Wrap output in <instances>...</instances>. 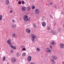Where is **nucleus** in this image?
<instances>
[{
  "instance_id": "1",
  "label": "nucleus",
  "mask_w": 64,
  "mask_h": 64,
  "mask_svg": "<svg viewBox=\"0 0 64 64\" xmlns=\"http://www.w3.org/2000/svg\"><path fill=\"white\" fill-rule=\"evenodd\" d=\"M31 36L32 37V42L34 43L35 42V40L37 38L35 34H31Z\"/></svg>"
},
{
  "instance_id": "2",
  "label": "nucleus",
  "mask_w": 64,
  "mask_h": 64,
  "mask_svg": "<svg viewBox=\"0 0 64 64\" xmlns=\"http://www.w3.org/2000/svg\"><path fill=\"white\" fill-rule=\"evenodd\" d=\"M6 42L8 44H9L10 46H11L13 44V43L11 42V40L10 39L6 41Z\"/></svg>"
},
{
  "instance_id": "3",
  "label": "nucleus",
  "mask_w": 64,
  "mask_h": 64,
  "mask_svg": "<svg viewBox=\"0 0 64 64\" xmlns=\"http://www.w3.org/2000/svg\"><path fill=\"white\" fill-rule=\"evenodd\" d=\"M24 19L25 21H29L30 20L29 19H28V17L27 16V15H25L24 16Z\"/></svg>"
},
{
  "instance_id": "4",
  "label": "nucleus",
  "mask_w": 64,
  "mask_h": 64,
  "mask_svg": "<svg viewBox=\"0 0 64 64\" xmlns=\"http://www.w3.org/2000/svg\"><path fill=\"white\" fill-rule=\"evenodd\" d=\"M60 46L61 49H64V44L63 43H61L60 44Z\"/></svg>"
},
{
  "instance_id": "5",
  "label": "nucleus",
  "mask_w": 64,
  "mask_h": 64,
  "mask_svg": "<svg viewBox=\"0 0 64 64\" xmlns=\"http://www.w3.org/2000/svg\"><path fill=\"white\" fill-rule=\"evenodd\" d=\"M46 51L47 53H51V50L49 48H47L46 49Z\"/></svg>"
},
{
  "instance_id": "6",
  "label": "nucleus",
  "mask_w": 64,
  "mask_h": 64,
  "mask_svg": "<svg viewBox=\"0 0 64 64\" xmlns=\"http://www.w3.org/2000/svg\"><path fill=\"white\" fill-rule=\"evenodd\" d=\"M11 60L12 63H15L16 62V58H12Z\"/></svg>"
},
{
  "instance_id": "7",
  "label": "nucleus",
  "mask_w": 64,
  "mask_h": 64,
  "mask_svg": "<svg viewBox=\"0 0 64 64\" xmlns=\"http://www.w3.org/2000/svg\"><path fill=\"white\" fill-rule=\"evenodd\" d=\"M40 12L39 10L38 9H36L35 10V12L36 14H38Z\"/></svg>"
},
{
  "instance_id": "8",
  "label": "nucleus",
  "mask_w": 64,
  "mask_h": 64,
  "mask_svg": "<svg viewBox=\"0 0 64 64\" xmlns=\"http://www.w3.org/2000/svg\"><path fill=\"white\" fill-rule=\"evenodd\" d=\"M32 59L31 56H28L27 59L28 61H30Z\"/></svg>"
},
{
  "instance_id": "9",
  "label": "nucleus",
  "mask_w": 64,
  "mask_h": 64,
  "mask_svg": "<svg viewBox=\"0 0 64 64\" xmlns=\"http://www.w3.org/2000/svg\"><path fill=\"white\" fill-rule=\"evenodd\" d=\"M51 33L54 35H56V34H57V33L55 31H51Z\"/></svg>"
},
{
  "instance_id": "10",
  "label": "nucleus",
  "mask_w": 64,
  "mask_h": 64,
  "mask_svg": "<svg viewBox=\"0 0 64 64\" xmlns=\"http://www.w3.org/2000/svg\"><path fill=\"white\" fill-rule=\"evenodd\" d=\"M26 32L28 33H30V32H31V30H30V29L29 28H26Z\"/></svg>"
},
{
  "instance_id": "11",
  "label": "nucleus",
  "mask_w": 64,
  "mask_h": 64,
  "mask_svg": "<svg viewBox=\"0 0 64 64\" xmlns=\"http://www.w3.org/2000/svg\"><path fill=\"white\" fill-rule=\"evenodd\" d=\"M12 36L14 38H17V34L15 33H14L12 34Z\"/></svg>"
},
{
  "instance_id": "12",
  "label": "nucleus",
  "mask_w": 64,
  "mask_h": 64,
  "mask_svg": "<svg viewBox=\"0 0 64 64\" xmlns=\"http://www.w3.org/2000/svg\"><path fill=\"white\" fill-rule=\"evenodd\" d=\"M26 9V8L25 7L23 6L22 8V10L24 12L25 11Z\"/></svg>"
},
{
  "instance_id": "13",
  "label": "nucleus",
  "mask_w": 64,
  "mask_h": 64,
  "mask_svg": "<svg viewBox=\"0 0 64 64\" xmlns=\"http://www.w3.org/2000/svg\"><path fill=\"white\" fill-rule=\"evenodd\" d=\"M51 60L52 62V64H55L56 63V62L52 58H51Z\"/></svg>"
},
{
  "instance_id": "14",
  "label": "nucleus",
  "mask_w": 64,
  "mask_h": 64,
  "mask_svg": "<svg viewBox=\"0 0 64 64\" xmlns=\"http://www.w3.org/2000/svg\"><path fill=\"white\" fill-rule=\"evenodd\" d=\"M52 58H53V59H57V56H54V55H52Z\"/></svg>"
},
{
  "instance_id": "15",
  "label": "nucleus",
  "mask_w": 64,
  "mask_h": 64,
  "mask_svg": "<svg viewBox=\"0 0 64 64\" xmlns=\"http://www.w3.org/2000/svg\"><path fill=\"white\" fill-rule=\"evenodd\" d=\"M9 4V0H6V5H8Z\"/></svg>"
},
{
  "instance_id": "16",
  "label": "nucleus",
  "mask_w": 64,
  "mask_h": 64,
  "mask_svg": "<svg viewBox=\"0 0 64 64\" xmlns=\"http://www.w3.org/2000/svg\"><path fill=\"white\" fill-rule=\"evenodd\" d=\"M12 27L13 28H15L16 27V25L15 24H12Z\"/></svg>"
},
{
  "instance_id": "17",
  "label": "nucleus",
  "mask_w": 64,
  "mask_h": 64,
  "mask_svg": "<svg viewBox=\"0 0 64 64\" xmlns=\"http://www.w3.org/2000/svg\"><path fill=\"white\" fill-rule=\"evenodd\" d=\"M27 10L28 11H30V10H31V7L29 6H28L27 7Z\"/></svg>"
},
{
  "instance_id": "18",
  "label": "nucleus",
  "mask_w": 64,
  "mask_h": 64,
  "mask_svg": "<svg viewBox=\"0 0 64 64\" xmlns=\"http://www.w3.org/2000/svg\"><path fill=\"white\" fill-rule=\"evenodd\" d=\"M51 44L52 45H55V42L52 41L51 42Z\"/></svg>"
},
{
  "instance_id": "19",
  "label": "nucleus",
  "mask_w": 64,
  "mask_h": 64,
  "mask_svg": "<svg viewBox=\"0 0 64 64\" xmlns=\"http://www.w3.org/2000/svg\"><path fill=\"white\" fill-rule=\"evenodd\" d=\"M2 18H3V16H2V15H0V21L2 20Z\"/></svg>"
},
{
  "instance_id": "20",
  "label": "nucleus",
  "mask_w": 64,
  "mask_h": 64,
  "mask_svg": "<svg viewBox=\"0 0 64 64\" xmlns=\"http://www.w3.org/2000/svg\"><path fill=\"white\" fill-rule=\"evenodd\" d=\"M42 25L43 26H45L46 25V24L45 22H43L42 23Z\"/></svg>"
},
{
  "instance_id": "21",
  "label": "nucleus",
  "mask_w": 64,
  "mask_h": 64,
  "mask_svg": "<svg viewBox=\"0 0 64 64\" xmlns=\"http://www.w3.org/2000/svg\"><path fill=\"white\" fill-rule=\"evenodd\" d=\"M36 51H37V52H39L40 51V48H37L36 49Z\"/></svg>"
},
{
  "instance_id": "22",
  "label": "nucleus",
  "mask_w": 64,
  "mask_h": 64,
  "mask_svg": "<svg viewBox=\"0 0 64 64\" xmlns=\"http://www.w3.org/2000/svg\"><path fill=\"white\" fill-rule=\"evenodd\" d=\"M20 47L22 49H23L24 48H25V46H24L22 45Z\"/></svg>"
},
{
  "instance_id": "23",
  "label": "nucleus",
  "mask_w": 64,
  "mask_h": 64,
  "mask_svg": "<svg viewBox=\"0 0 64 64\" xmlns=\"http://www.w3.org/2000/svg\"><path fill=\"white\" fill-rule=\"evenodd\" d=\"M22 55L23 56H26V53L24 52L22 54Z\"/></svg>"
},
{
  "instance_id": "24",
  "label": "nucleus",
  "mask_w": 64,
  "mask_h": 64,
  "mask_svg": "<svg viewBox=\"0 0 64 64\" xmlns=\"http://www.w3.org/2000/svg\"><path fill=\"white\" fill-rule=\"evenodd\" d=\"M47 29L48 30V31H49V30H50V27H49V26L47 27Z\"/></svg>"
},
{
  "instance_id": "25",
  "label": "nucleus",
  "mask_w": 64,
  "mask_h": 64,
  "mask_svg": "<svg viewBox=\"0 0 64 64\" xmlns=\"http://www.w3.org/2000/svg\"><path fill=\"white\" fill-rule=\"evenodd\" d=\"M5 58H6V57H4L2 58L3 61H5Z\"/></svg>"
},
{
  "instance_id": "26",
  "label": "nucleus",
  "mask_w": 64,
  "mask_h": 64,
  "mask_svg": "<svg viewBox=\"0 0 64 64\" xmlns=\"http://www.w3.org/2000/svg\"><path fill=\"white\" fill-rule=\"evenodd\" d=\"M53 2H51L50 3V5H53Z\"/></svg>"
},
{
  "instance_id": "27",
  "label": "nucleus",
  "mask_w": 64,
  "mask_h": 64,
  "mask_svg": "<svg viewBox=\"0 0 64 64\" xmlns=\"http://www.w3.org/2000/svg\"><path fill=\"white\" fill-rule=\"evenodd\" d=\"M33 26L35 28V27H36V24H33Z\"/></svg>"
},
{
  "instance_id": "28",
  "label": "nucleus",
  "mask_w": 64,
  "mask_h": 64,
  "mask_svg": "<svg viewBox=\"0 0 64 64\" xmlns=\"http://www.w3.org/2000/svg\"><path fill=\"white\" fill-rule=\"evenodd\" d=\"M44 19H45V18L42 17V21H44Z\"/></svg>"
},
{
  "instance_id": "29",
  "label": "nucleus",
  "mask_w": 64,
  "mask_h": 64,
  "mask_svg": "<svg viewBox=\"0 0 64 64\" xmlns=\"http://www.w3.org/2000/svg\"><path fill=\"white\" fill-rule=\"evenodd\" d=\"M16 55L18 57V56H19V53H17L16 54Z\"/></svg>"
},
{
  "instance_id": "30",
  "label": "nucleus",
  "mask_w": 64,
  "mask_h": 64,
  "mask_svg": "<svg viewBox=\"0 0 64 64\" xmlns=\"http://www.w3.org/2000/svg\"><path fill=\"white\" fill-rule=\"evenodd\" d=\"M13 52H14V51L13 50H11L10 53H13Z\"/></svg>"
},
{
  "instance_id": "31",
  "label": "nucleus",
  "mask_w": 64,
  "mask_h": 64,
  "mask_svg": "<svg viewBox=\"0 0 64 64\" xmlns=\"http://www.w3.org/2000/svg\"><path fill=\"white\" fill-rule=\"evenodd\" d=\"M32 9H35V6H33L32 7Z\"/></svg>"
},
{
  "instance_id": "32",
  "label": "nucleus",
  "mask_w": 64,
  "mask_h": 64,
  "mask_svg": "<svg viewBox=\"0 0 64 64\" xmlns=\"http://www.w3.org/2000/svg\"><path fill=\"white\" fill-rule=\"evenodd\" d=\"M22 4H25V2H24V1H23L22 2Z\"/></svg>"
},
{
  "instance_id": "33",
  "label": "nucleus",
  "mask_w": 64,
  "mask_h": 64,
  "mask_svg": "<svg viewBox=\"0 0 64 64\" xmlns=\"http://www.w3.org/2000/svg\"><path fill=\"white\" fill-rule=\"evenodd\" d=\"M13 49L14 50H16V47L15 46H14Z\"/></svg>"
},
{
  "instance_id": "34",
  "label": "nucleus",
  "mask_w": 64,
  "mask_h": 64,
  "mask_svg": "<svg viewBox=\"0 0 64 64\" xmlns=\"http://www.w3.org/2000/svg\"><path fill=\"white\" fill-rule=\"evenodd\" d=\"M22 50H23V51H25V50H26V48H23Z\"/></svg>"
},
{
  "instance_id": "35",
  "label": "nucleus",
  "mask_w": 64,
  "mask_h": 64,
  "mask_svg": "<svg viewBox=\"0 0 64 64\" xmlns=\"http://www.w3.org/2000/svg\"><path fill=\"white\" fill-rule=\"evenodd\" d=\"M10 46V47L11 48H12V49H13V48H14V46Z\"/></svg>"
},
{
  "instance_id": "36",
  "label": "nucleus",
  "mask_w": 64,
  "mask_h": 64,
  "mask_svg": "<svg viewBox=\"0 0 64 64\" xmlns=\"http://www.w3.org/2000/svg\"><path fill=\"white\" fill-rule=\"evenodd\" d=\"M61 29L60 28L58 29V31H59V32H60L61 31Z\"/></svg>"
},
{
  "instance_id": "37",
  "label": "nucleus",
  "mask_w": 64,
  "mask_h": 64,
  "mask_svg": "<svg viewBox=\"0 0 64 64\" xmlns=\"http://www.w3.org/2000/svg\"><path fill=\"white\" fill-rule=\"evenodd\" d=\"M18 4H21V2H18Z\"/></svg>"
},
{
  "instance_id": "38",
  "label": "nucleus",
  "mask_w": 64,
  "mask_h": 64,
  "mask_svg": "<svg viewBox=\"0 0 64 64\" xmlns=\"http://www.w3.org/2000/svg\"><path fill=\"white\" fill-rule=\"evenodd\" d=\"M56 22H55L54 23V24H53V25L54 26H55V25H56Z\"/></svg>"
},
{
  "instance_id": "39",
  "label": "nucleus",
  "mask_w": 64,
  "mask_h": 64,
  "mask_svg": "<svg viewBox=\"0 0 64 64\" xmlns=\"http://www.w3.org/2000/svg\"><path fill=\"white\" fill-rule=\"evenodd\" d=\"M13 12V10H10V13H12V12Z\"/></svg>"
},
{
  "instance_id": "40",
  "label": "nucleus",
  "mask_w": 64,
  "mask_h": 64,
  "mask_svg": "<svg viewBox=\"0 0 64 64\" xmlns=\"http://www.w3.org/2000/svg\"><path fill=\"white\" fill-rule=\"evenodd\" d=\"M12 22H13V23H15V20H12Z\"/></svg>"
},
{
  "instance_id": "41",
  "label": "nucleus",
  "mask_w": 64,
  "mask_h": 64,
  "mask_svg": "<svg viewBox=\"0 0 64 64\" xmlns=\"http://www.w3.org/2000/svg\"><path fill=\"white\" fill-rule=\"evenodd\" d=\"M50 49H52V46H50Z\"/></svg>"
},
{
  "instance_id": "42",
  "label": "nucleus",
  "mask_w": 64,
  "mask_h": 64,
  "mask_svg": "<svg viewBox=\"0 0 64 64\" xmlns=\"http://www.w3.org/2000/svg\"><path fill=\"white\" fill-rule=\"evenodd\" d=\"M20 21H21V20H22V18H20Z\"/></svg>"
},
{
  "instance_id": "43",
  "label": "nucleus",
  "mask_w": 64,
  "mask_h": 64,
  "mask_svg": "<svg viewBox=\"0 0 64 64\" xmlns=\"http://www.w3.org/2000/svg\"><path fill=\"white\" fill-rule=\"evenodd\" d=\"M50 17L51 18H52V19L53 18V16H50Z\"/></svg>"
},
{
  "instance_id": "44",
  "label": "nucleus",
  "mask_w": 64,
  "mask_h": 64,
  "mask_svg": "<svg viewBox=\"0 0 64 64\" xmlns=\"http://www.w3.org/2000/svg\"><path fill=\"white\" fill-rule=\"evenodd\" d=\"M62 64H64V62H62Z\"/></svg>"
},
{
  "instance_id": "45",
  "label": "nucleus",
  "mask_w": 64,
  "mask_h": 64,
  "mask_svg": "<svg viewBox=\"0 0 64 64\" xmlns=\"http://www.w3.org/2000/svg\"><path fill=\"white\" fill-rule=\"evenodd\" d=\"M8 9H9V7H8Z\"/></svg>"
},
{
  "instance_id": "46",
  "label": "nucleus",
  "mask_w": 64,
  "mask_h": 64,
  "mask_svg": "<svg viewBox=\"0 0 64 64\" xmlns=\"http://www.w3.org/2000/svg\"><path fill=\"white\" fill-rule=\"evenodd\" d=\"M31 64H33V62L31 63Z\"/></svg>"
},
{
  "instance_id": "47",
  "label": "nucleus",
  "mask_w": 64,
  "mask_h": 64,
  "mask_svg": "<svg viewBox=\"0 0 64 64\" xmlns=\"http://www.w3.org/2000/svg\"><path fill=\"white\" fill-rule=\"evenodd\" d=\"M55 7H56V6H55Z\"/></svg>"
},
{
  "instance_id": "48",
  "label": "nucleus",
  "mask_w": 64,
  "mask_h": 64,
  "mask_svg": "<svg viewBox=\"0 0 64 64\" xmlns=\"http://www.w3.org/2000/svg\"><path fill=\"white\" fill-rule=\"evenodd\" d=\"M19 0H16V1H18Z\"/></svg>"
},
{
  "instance_id": "49",
  "label": "nucleus",
  "mask_w": 64,
  "mask_h": 64,
  "mask_svg": "<svg viewBox=\"0 0 64 64\" xmlns=\"http://www.w3.org/2000/svg\"><path fill=\"white\" fill-rule=\"evenodd\" d=\"M13 16L12 15V16Z\"/></svg>"
},
{
  "instance_id": "50",
  "label": "nucleus",
  "mask_w": 64,
  "mask_h": 64,
  "mask_svg": "<svg viewBox=\"0 0 64 64\" xmlns=\"http://www.w3.org/2000/svg\"><path fill=\"white\" fill-rule=\"evenodd\" d=\"M8 64H9L8 63Z\"/></svg>"
}]
</instances>
